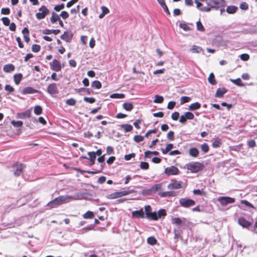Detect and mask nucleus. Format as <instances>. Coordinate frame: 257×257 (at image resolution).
Segmentation results:
<instances>
[{
  "instance_id": "nucleus-1",
  "label": "nucleus",
  "mask_w": 257,
  "mask_h": 257,
  "mask_svg": "<svg viewBox=\"0 0 257 257\" xmlns=\"http://www.w3.org/2000/svg\"><path fill=\"white\" fill-rule=\"evenodd\" d=\"M207 7H204L201 9V11L209 12L211 9L218 10L220 7L225 6L224 0H209Z\"/></svg>"
},
{
  "instance_id": "nucleus-2",
  "label": "nucleus",
  "mask_w": 257,
  "mask_h": 257,
  "mask_svg": "<svg viewBox=\"0 0 257 257\" xmlns=\"http://www.w3.org/2000/svg\"><path fill=\"white\" fill-rule=\"evenodd\" d=\"M186 168L191 173H197L203 170L204 165L198 162H192L186 165Z\"/></svg>"
},
{
  "instance_id": "nucleus-3",
  "label": "nucleus",
  "mask_w": 257,
  "mask_h": 257,
  "mask_svg": "<svg viewBox=\"0 0 257 257\" xmlns=\"http://www.w3.org/2000/svg\"><path fill=\"white\" fill-rule=\"evenodd\" d=\"M38 11L36 14V18L39 20L44 19L50 13V11L45 6H41Z\"/></svg>"
},
{
  "instance_id": "nucleus-4",
  "label": "nucleus",
  "mask_w": 257,
  "mask_h": 257,
  "mask_svg": "<svg viewBox=\"0 0 257 257\" xmlns=\"http://www.w3.org/2000/svg\"><path fill=\"white\" fill-rule=\"evenodd\" d=\"M179 203L181 206L188 208L195 205V202L193 200L188 198H182L179 200Z\"/></svg>"
},
{
  "instance_id": "nucleus-5",
  "label": "nucleus",
  "mask_w": 257,
  "mask_h": 257,
  "mask_svg": "<svg viewBox=\"0 0 257 257\" xmlns=\"http://www.w3.org/2000/svg\"><path fill=\"white\" fill-rule=\"evenodd\" d=\"M217 200L220 202L221 205L223 206H225L228 204L232 203L235 202L234 198L228 196H220L217 199Z\"/></svg>"
},
{
  "instance_id": "nucleus-6",
  "label": "nucleus",
  "mask_w": 257,
  "mask_h": 257,
  "mask_svg": "<svg viewBox=\"0 0 257 257\" xmlns=\"http://www.w3.org/2000/svg\"><path fill=\"white\" fill-rule=\"evenodd\" d=\"M87 193L77 192L72 195H68L69 202L72 200L85 199L87 198Z\"/></svg>"
},
{
  "instance_id": "nucleus-7",
  "label": "nucleus",
  "mask_w": 257,
  "mask_h": 257,
  "mask_svg": "<svg viewBox=\"0 0 257 257\" xmlns=\"http://www.w3.org/2000/svg\"><path fill=\"white\" fill-rule=\"evenodd\" d=\"M180 171L178 168L174 166L167 167L164 170L165 174L168 176L171 175H176L180 173Z\"/></svg>"
},
{
  "instance_id": "nucleus-8",
  "label": "nucleus",
  "mask_w": 257,
  "mask_h": 257,
  "mask_svg": "<svg viewBox=\"0 0 257 257\" xmlns=\"http://www.w3.org/2000/svg\"><path fill=\"white\" fill-rule=\"evenodd\" d=\"M194 117V114L190 112H186L183 115L180 117L179 122L182 123H185L187 119H193Z\"/></svg>"
},
{
  "instance_id": "nucleus-9",
  "label": "nucleus",
  "mask_w": 257,
  "mask_h": 257,
  "mask_svg": "<svg viewBox=\"0 0 257 257\" xmlns=\"http://www.w3.org/2000/svg\"><path fill=\"white\" fill-rule=\"evenodd\" d=\"M50 66L51 70L56 72H58L62 69L60 62L57 59H54L52 62L50 63Z\"/></svg>"
},
{
  "instance_id": "nucleus-10",
  "label": "nucleus",
  "mask_w": 257,
  "mask_h": 257,
  "mask_svg": "<svg viewBox=\"0 0 257 257\" xmlns=\"http://www.w3.org/2000/svg\"><path fill=\"white\" fill-rule=\"evenodd\" d=\"M182 187V182L176 180H172L171 182L168 184L167 188L169 189H177Z\"/></svg>"
},
{
  "instance_id": "nucleus-11",
  "label": "nucleus",
  "mask_w": 257,
  "mask_h": 257,
  "mask_svg": "<svg viewBox=\"0 0 257 257\" xmlns=\"http://www.w3.org/2000/svg\"><path fill=\"white\" fill-rule=\"evenodd\" d=\"M47 92L51 95L57 93L58 89L57 84L55 83L49 84L47 88Z\"/></svg>"
},
{
  "instance_id": "nucleus-12",
  "label": "nucleus",
  "mask_w": 257,
  "mask_h": 257,
  "mask_svg": "<svg viewBox=\"0 0 257 257\" xmlns=\"http://www.w3.org/2000/svg\"><path fill=\"white\" fill-rule=\"evenodd\" d=\"M14 174L15 176H18L22 173L25 166L22 164H17L14 166Z\"/></svg>"
},
{
  "instance_id": "nucleus-13",
  "label": "nucleus",
  "mask_w": 257,
  "mask_h": 257,
  "mask_svg": "<svg viewBox=\"0 0 257 257\" xmlns=\"http://www.w3.org/2000/svg\"><path fill=\"white\" fill-rule=\"evenodd\" d=\"M31 116V110L27 109L25 112L18 113L17 117L18 118L24 119L25 118H30Z\"/></svg>"
},
{
  "instance_id": "nucleus-14",
  "label": "nucleus",
  "mask_w": 257,
  "mask_h": 257,
  "mask_svg": "<svg viewBox=\"0 0 257 257\" xmlns=\"http://www.w3.org/2000/svg\"><path fill=\"white\" fill-rule=\"evenodd\" d=\"M132 216L137 218H143L145 217L144 212L143 208L139 210H136L132 212Z\"/></svg>"
},
{
  "instance_id": "nucleus-15",
  "label": "nucleus",
  "mask_w": 257,
  "mask_h": 257,
  "mask_svg": "<svg viewBox=\"0 0 257 257\" xmlns=\"http://www.w3.org/2000/svg\"><path fill=\"white\" fill-rule=\"evenodd\" d=\"M238 222L240 225L244 228H247L251 225V223L245 219L243 217H240L238 219Z\"/></svg>"
},
{
  "instance_id": "nucleus-16",
  "label": "nucleus",
  "mask_w": 257,
  "mask_h": 257,
  "mask_svg": "<svg viewBox=\"0 0 257 257\" xmlns=\"http://www.w3.org/2000/svg\"><path fill=\"white\" fill-rule=\"evenodd\" d=\"M61 39L67 42H69L72 38V35L68 32H64V34L60 36Z\"/></svg>"
},
{
  "instance_id": "nucleus-17",
  "label": "nucleus",
  "mask_w": 257,
  "mask_h": 257,
  "mask_svg": "<svg viewBox=\"0 0 257 257\" xmlns=\"http://www.w3.org/2000/svg\"><path fill=\"white\" fill-rule=\"evenodd\" d=\"M60 205H61V204L59 203L58 198L57 197L55 199H54V200L49 202L47 204V206L48 207H50V208H52L56 207Z\"/></svg>"
},
{
  "instance_id": "nucleus-18",
  "label": "nucleus",
  "mask_w": 257,
  "mask_h": 257,
  "mask_svg": "<svg viewBox=\"0 0 257 257\" xmlns=\"http://www.w3.org/2000/svg\"><path fill=\"white\" fill-rule=\"evenodd\" d=\"M227 92V89L224 87L219 88L217 89L215 96L216 97H221Z\"/></svg>"
},
{
  "instance_id": "nucleus-19",
  "label": "nucleus",
  "mask_w": 257,
  "mask_h": 257,
  "mask_svg": "<svg viewBox=\"0 0 257 257\" xmlns=\"http://www.w3.org/2000/svg\"><path fill=\"white\" fill-rule=\"evenodd\" d=\"M38 91L32 87H27L25 88L23 91L22 93L23 94H34L37 92Z\"/></svg>"
},
{
  "instance_id": "nucleus-20",
  "label": "nucleus",
  "mask_w": 257,
  "mask_h": 257,
  "mask_svg": "<svg viewBox=\"0 0 257 257\" xmlns=\"http://www.w3.org/2000/svg\"><path fill=\"white\" fill-rule=\"evenodd\" d=\"M158 194L161 197H167L175 196V193L173 191L160 192Z\"/></svg>"
},
{
  "instance_id": "nucleus-21",
  "label": "nucleus",
  "mask_w": 257,
  "mask_h": 257,
  "mask_svg": "<svg viewBox=\"0 0 257 257\" xmlns=\"http://www.w3.org/2000/svg\"><path fill=\"white\" fill-rule=\"evenodd\" d=\"M60 32V30H49V29H45L43 31V33L46 35H50L51 34H54V35H57Z\"/></svg>"
},
{
  "instance_id": "nucleus-22",
  "label": "nucleus",
  "mask_w": 257,
  "mask_h": 257,
  "mask_svg": "<svg viewBox=\"0 0 257 257\" xmlns=\"http://www.w3.org/2000/svg\"><path fill=\"white\" fill-rule=\"evenodd\" d=\"M60 16L56 14L55 12H53L52 13V16L50 18V21L51 23L54 24L57 21H58L60 20Z\"/></svg>"
},
{
  "instance_id": "nucleus-23",
  "label": "nucleus",
  "mask_w": 257,
  "mask_h": 257,
  "mask_svg": "<svg viewBox=\"0 0 257 257\" xmlns=\"http://www.w3.org/2000/svg\"><path fill=\"white\" fill-rule=\"evenodd\" d=\"M161 188L162 184H156L154 185L148 191L152 193H155L158 190H160Z\"/></svg>"
},
{
  "instance_id": "nucleus-24",
  "label": "nucleus",
  "mask_w": 257,
  "mask_h": 257,
  "mask_svg": "<svg viewBox=\"0 0 257 257\" xmlns=\"http://www.w3.org/2000/svg\"><path fill=\"white\" fill-rule=\"evenodd\" d=\"M201 107V104L200 103L196 102L193 103H192L189 106V109L191 111L196 110L199 109Z\"/></svg>"
},
{
  "instance_id": "nucleus-25",
  "label": "nucleus",
  "mask_w": 257,
  "mask_h": 257,
  "mask_svg": "<svg viewBox=\"0 0 257 257\" xmlns=\"http://www.w3.org/2000/svg\"><path fill=\"white\" fill-rule=\"evenodd\" d=\"M15 69L14 66L12 64L5 65L4 66L3 70L6 72H10L13 71Z\"/></svg>"
},
{
  "instance_id": "nucleus-26",
  "label": "nucleus",
  "mask_w": 257,
  "mask_h": 257,
  "mask_svg": "<svg viewBox=\"0 0 257 257\" xmlns=\"http://www.w3.org/2000/svg\"><path fill=\"white\" fill-rule=\"evenodd\" d=\"M189 155L193 157H197L199 154V151L196 148H191L189 151Z\"/></svg>"
},
{
  "instance_id": "nucleus-27",
  "label": "nucleus",
  "mask_w": 257,
  "mask_h": 257,
  "mask_svg": "<svg viewBox=\"0 0 257 257\" xmlns=\"http://www.w3.org/2000/svg\"><path fill=\"white\" fill-rule=\"evenodd\" d=\"M60 204L69 202L68 195L60 196L57 197Z\"/></svg>"
},
{
  "instance_id": "nucleus-28",
  "label": "nucleus",
  "mask_w": 257,
  "mask_h": 257,
  "mask_svg": "<svg viewBox=\"0 0 257 257\" xmlns=\"http://www.w3.org/2000/svg\"><path fill=\"white\" fill-rule=\"evenodd\" d=\"M121 128H123L125 132H129L133 130V126L129 124H122L120 125Z\"/></svg>"
},
{
  "instance_id": "nucleus-29",
  "label": "nucleus",
  "mask_w": 257,
  "mask_h": 257,
  "mask_svg": "<svg viewBox=\"0 0 257 257\" xmlns=\"http://www.w3.org/2000/svg\"><path fill=\"white\" fill-rule=\"evenodd\" d=\"M173 144H168L166 145L165 149H162V152L163 154H166L171 151L173 148Z\"/></svg>"
},
{
  "instance_id": "nucleus-30",
  "label": "nucleus",
  "mask_w": 257,
  "mask_h": 257,
  "mask_svg": "<svg viewBox=\"0 0 257 257\" xmlns=\"http://www.w3.org/2000/svg\"><path fill=\"white\" fill-rule=\"evenodd\" d=\"M122 107L126 111H131L133 108V105L131 103L125 102L122 104Z\"/></svg>"
},
{
  "instance_id": "nucleus-31",
  "label": "nucleus",
  "mask_w": 257,
  "mask_h": 257,
  "mask_svg": "<svg viewBox=\"0 0 257 257\" xmlns=\"http://www.w3.org/2000/svg\"><path fill=\"white\" fill-rule=\"evenodd\" d=\"M237 10V8L234 6H228L226 8V12L230 14H234L236 10Z\"/></svg>"
},
{
  "instance_id": "nucleus-32",
  "label": "nucleus",
  "mask_w": 257,
  "mask_h": 257,
  "mask_svg": "<svg viewBox=\"0 0 257 257\" xmlns=\"http://www.w3.org/2000/svg\"><path fill=\"white\" fill-rule=\"evenodd\" d=\"M22 74L20 73L15 74L14 76V81L17 85H18L20 83V81L22 80Z\"/></svg>"
},
{
  "instance_id": "nucleus-33",
  "label": "nucleus",
  "mask_w": 257,
  "mask_h": 257,
  "mask_svg": "<svg viewBox=\"0 0 257 257\" xmlns=\"http://www.w3.org/2000/svg\"><path fill=\"white\" fill-rule=\"evenodd\" d=\"M159 218V215L158 214V213L154 212H152L151 214L149 216V217L147 218L150 220H157Z\"/></svg>"
},
{
  "instance_id": "nucleus-34",
  "label": "nucleus",
  "mask_w": 257,
  "mask_h": 257,
  "mask_svg": "<svg viewBox=\"0 0 257 257\" xmlns=\"http://www.w3.org/2000/svg\"><path fill=\"white\" fill-rule=\"evenodd\" d=\"M202 49L200 47L193 45L190 51L193 53H200L202 51Z\"/></svg>"
},
{
  "instance_id": "nucleus-35",
  "label": "nucleus",
  "mask_w": 257,
  "mask_h": 257,
  "mask_svg": "<svg viewBox=\"0 0 257 257\" xmlns=\"http://www.w3.org/2000/svg\"><path fill=\"white\" fill-rule=\"evenodd\" d=\"M208 82L212 85L216 84V81L215 79V77L213 73H211L208 78Z\"/></svg>"
},
{
  "instance_id": "nucleus-36",
  "label": "nucleus",
  "mask_w": 257,
  "mask_h": 257,
  "mask_svg": "<svg viewBox=\"0 0 257 257\" xmlns=\"http://www.w3.org/2000/svg\"><path fill=\"white\" fill-rule=\"evenodd\" d=\"M91 87L96 89H100L101 87V83L98 80L93 81L91 83Z\"/></svg>"
},
{
  "instance_id": "nucleus-37",
  "label": "nucleus",
  "mask_w": 257,
  "mask_h": 257,
  "mask_svg": "<svg viewBox=\"0 0 257 257\" xmlns=\"http://www.w3.org/2000/svg\"><path fill=\"white\" fill-rule=\"evenodd\" d=\"M125 97L124 94L122 93H113L110 95V97L111 98H123Z\"/></svg>"
},
{
  "instance_id": "nucleus-38",
  "label": "nucleus",
  "mask_w": 257,
  "mask_h": 257,
  "mask_svg": "<svg viewBox=\"0 0 257 257\" xmlns=\"http://www.w3.org/2000/svg\"><path fill=\"white\" fill-rule=\"evenodd\" d=\"M164 100L163 97L160 95H156L155 96V99L154 100V102L161 103L163 102Z\"/></svg>"
},
{
  "instance_id": "nucleus-39",
  "label": "nucleus",
  "mask_w": 257,
  "mask_h": 257,
  "mask_svg": "<svg viewBox=\"0 0 257 257\" xmlns=\"http://www.w3.org/2000/svg\"><path fill=\"white\" fill-rule=\"evenodd\" d=\"M230 81L233 82L234 84L239 86H243L244 84L242 83V81L240 78L236 79H230Z\"/></svg>"
},
{
  "instance_id": "nucleus-40",
  "label": "nucleus",
  "mask_w": 257,
  "mask_h": 257,
  "mask_svg": "<svg viewBox=\"0 0 257 257\" xmlns=\"http://www.w3.org/2000/svg\"><path fill=\"white\" fill-rule=\"evenodd\" d=\"M34 112L36 115H40L42 112V108L39 105H36L34 107Z\"/></svg>"
},
{
  "instance_id": "nucleus-41",
  "label": "nucleus",
  "mask_w": 257,
  "mask_h": 257,
  "mask_svg": "<svg viewBox=\"0 0 257 257\" xmlns=\"http://www.w3.org/2000/svg\"><path fill=\"white\" fill-rule=\"evenodd\" d=\"M83 217L85 219H90L94 217V214L92 212L88 211L83 214Z\"/></svg>"
},
{
  "instance_id": "nucleus-42",
  "label": "nucleus",
  "mask_w": 257,
  "mask_h": 257,
  "mask_svg": "<svg viewBox=\"0 0 257 257\" xmlns=\"http://www.w3.org/2000/svg\"><path fill=\"white\" fill-rule=\"evenodd\" d=\"M147 242L150 245H154L157 243L156 239L153 236H151L148 238Z\"/></svg>"
},
{
  "instance_id": "nucleus-43",
  "label": "nucleus",
  "mask_w": 257,
  "mask_h": 257,
  "mask_svg": "<svg viewBox=\"0 0 257 257\" xmlns=\"http://www.w3.org/2000/svg\"><path fill=\"white\" fill-rule=\"evenodd\" d=\"M172 223L174 224L180 225L182 224V220L178 217L173 218L172 219Z\"/></svg>"
},
{
  "instance_id": "nucleus-44",
  "label": "nucleus",
  "mask_w": 257,
  "mask_h": 257,
  "mask_svg": "<svg viewBox=\"0 0 257 257\" xmlns=\"http://www.w3.org/2000/svg\"><path fill=\"white\" fill-rule=\"evenodd\" d=\"M191 100L190 97L188 96H182L180 99V104H183L188 102Z\"/></svg>"
},
{
  "instance_id": "nucleus-45",
  "label": "nucleus",
  "mask_w": 257,
  "mask_h": 257,
  "mask_svg": "<svg viewBox=\"0 0 257 257\" xmlns=\"http://www.w3.org/2000/svg\"><path fill=\"white\" fill-rule=\"evenodd\" d=\"M145 210L146 212V217L148 218L152 212L151 207L150 205L145 206Z\"/></svg>"
},
{
  "instance_id": "nucleus-46",
  "label": "nucleus",
  "mask_w": 257,
  "mask_h": 257,
  "mask_svg": "<svg viewBox=\"0 0 257 257\" xmlns=\"http://www.w3.org/2000/svg\"><path fill=\"white\" fill-rule=\"evenodd\" d=\"M11 123L13 125H14L15 127H21L23 125V122L21 121H15V120H12L11 121Z\"/></svg>"
},
{
  "instance_id": "nucleus-47",
  "label": "nucleus",
  "mask_w": 257,
  "mask_h": 257,
  "mask_svg": "<svg viewBox=\"0 0 257 257\" xmlns=\"http://www.w3.org/2000/svg\"><path fill=\"white\" fill-rule=\"evenodd\" d=\"M201 149L202 151L205 153H206L209 151V146L206 143H204L201 145Z\"/></svg>"
},
{
  "instance_id": "nucleus-48",
  "label": "nucleus",
  "mask_w": 257,
  "mask_h": 257,
  "mask_svg": "<svg viewBox=\"0 0 257 257\" xmlns=\"http://www.w3.org/2000/svg\"><path fill=\"white\" fill-rule=\"evenodd\" d=\"M106 198L109 199H114L118 198L117 192H115L113 193L110 194L106 196Z\"/></svg>"
},
{
  "instance_id": "nucleus-49",
  "label": "nucleus",
  "mask_w": 257,
  "mask_h": 257,
  "mask_svg": "<svg viewBox=\"0 0 257 257\" xmlns=\"http://www.w3.org/2000/svg\"><path fill=\"white\" fill-rule=\"evenodd\" d=\"M40 46L37 44H33L32 46V50L33 52L37 53L40 50Z\"/></svg>"
},
{
  "instance_id": "nucleus-50",
  "label": "nucleus",
  "mask_w": 257,
  "mask_h": 257,
  "mask_svg": "<svg viewBox=\"0 0 257 257\" xmlns=\"http://www.w3.org/2000/svg\"><path fill=\"white\" fill-rule=\"evenodd\" d=\"M149 165L148 163L146 162H141L140 164V168L142 169L147 170L149 169Z\"/></svg>"
},
{
  "instance_id": "nucleus-51",
  "label": "nucleus",
  "mask_w": 257,
  "mask_h": 257,
  "mask_svg": "<svg viewBox=\"0 0 257 257\" xmlns=\"http://www.w3.org/2000/svg\"><path fill=\"white\" fill-rule=\"evenodd\" d=\"M66 103L70 106H73L76 104V100L74 98H70L67 99L66 101Z\"/></svg>"
},
{
  "instance_id": "nucleus-52",
  "label": "nucleus",
  "mask_w": 257,
  "mask_h": 257,
  "mask_svg": "<svg viewBox=\"0 0 257 257\" xmlns=\"http://www.w3.org/2000/svg\"><path fill=\"white\" fill-rule=\"evenodd\" d=\"M134 140L137 143H140L144 140V137L140 135H136L134 138Z\"/></svg>"
},
{
  "instance_id": "nucleus-53",
  "label": "nucleus",
  "mask_w": 257,
  "mask_h": 257,
  "mask_svg": "<svg viewBox=\"0 0 257 257\" xmlns=\"http://www.w3.org/2000/svg\"><path fill=\"white\" fill-rule=\"evenodd\" d=\"M179 27L183 29L185 31H188L190 30V28L187 26V24L184 23H180Z\"/></svg>"
},
{
  "instance_id": "nucleus-54",
  "label": "nucleus",
  "mask_w": 257,
  "mask_h": 257,
  "mask_svg": "<svg viewBox=\"0 0 257 257\" xmlns=\"http://www.w3.org/2000/svg\"><path fill=\"white\" fill-rule=\"evenodd\" d=\"M84 101L89 103H93L95 102V99L93 97H84L83 98Z\"/></svg>"
},
{
  "instance_id": "nucleus-55",
  "label": "nucleus",
  "mask_w": 257,
  "mask_h": 257,
  "mask_svg": "<svg viewBox=\"0 0 257 257\" xmlns=\"http://www.w3.org/2000/svg\"><path fill=\"white\" fill-rule=\"evenodd\" d=\"M87 154L89 156L88 159L89 161H93L95 160L96 156L95 155L94 152H89Z\"/></svg>"
},
{
  "instance_id": "nucleus-56",
  "label": "nucleus",
  "mask_w": 257,
  "mask_h": 257,
  "mask_svg": "<svg viewBox=\"0 0 257 257\" xmlns=\"http://www.w3.org/2000/svg\"><path fill=\"white\" fill-rule=\"evenodd\" d=\"M77 92H83L86 93L87 94H90V90L88 88H81L77 90Z\"/></svg>"
},
{
  "instance_id": "nucleus-57",
  "label": "nucleus",
  "mask_w": 257,
  "mask_h": 257,
  "mask_svg": "<svg viewBox=\"0 0 257 257\" xmlns=\"http://www.w3.org/2000/svg\"><path fill=\"white\" fill-rule=\"evenodd\" d=\"M197 29L198 31L203 32L204 31V28L202 24L200 21H198L196 23Z\"/></svg>"
},
{
  "instance_id": "nucleus-58",
  "label": "nucleus",
  "mask_w": 257,
  "mask_h": 257,
  "mask_svg": "<svg viewBox=\"0 0 257 257\" xmlns=\"http://www.w3.org/2000/svg\"><path fill=\"white\" fill-rule=\"evenodd\" d=\"M5 89L9 93H12L14 92L15 90L14 88L12 86L9 84H7L5 86Z\"/></svg>"
},
{
  "instance_id": "nucleus-59",
  "label": "nucleus",
  "mask_w": 257,
  "mask_h": 257,
  "mask_svg": "<svg viewBox=\"0 0 257 257\" xmlns=\"http://www.w3.org/2000/svg\"><path fill=\"white\" fill-rule=\"evenodd\" d=\"M220 145H221L220 141L216 140L212 143V146L214 148H216L220 147Z\"/></svg>"
},
{
  "instance_id": "nucleus-60",
  "label": "nucleus",
  "mask_w": 257,
  "mask_h": 257,
  "mask_svg": "<svg viewBox=\"0 0 257 257\" xmlns=\"http://www.w3.org/2000/svg\"><path fill=\"white\" fill-rule=\"evenodd\" d=\"M167 137L170 141H173L174 140V133L173 131L169 132Z\"/></svg>"
},
{
  "instance_id": "nucleus-61",
  "label": "nucleus",
  "mask_w": 257,
  "mask_h": 257,
  "mask_svg": "<svg viewBox=\"0 0 257 257\" xmlns=\"http://www.w3.org/2000/svg\"><path fill=\"white\" fill-rule=\"evenodd\" d=\"M239 8L241 9V10H247L248 8V4L245 3V2H243V3H241L240 4V6H239Z\"/></svg>"
},
{
  "instance_id": "nucleus-62",
  "label": "nucleus",
  "mask_w": 257,
  "mask_h": 257,
  "mask_svg": "<svg viewBox=\"0 0 257 257\" xmlns=\"http://www.w3.org/2000/svg\"><path fill=\"white\" fill-rule=\"evenodd\" d=\"M64 8V4H62L59 5H56L54 7V9L57 11L59 12L61 10L63 9Z\"/></svg>"
},
{
  "instance_id": "nucleus-63",
  "label": "nucleus",
  "mask_w": 257,
  "mask_h": 257,
  "mask_svg": "<svg viewBox=\"0 0 257 257\" xmlns=\"http://www.w3.org/2000/svg\"><path fill=\"white\" fill-rule=\"evenodd\" d=\"M240 58L243 61H247L249 59V56L247 54H242L240 55Z\"/></svg>"
},
{
  "instance_id": "nucleus-64",
  "label": "nucleus",
  "mask_w": 257,
  "mask_h": 257,
  "mask_svg": "<svg viewBox=\"0 0 257 257\" xmlns=\"http://www.w3.org/2000/svg\"><path fill=\"white\" fill-rule=\"evenodd\" d=\"M69 14L66 11H62L60 14V16L64 20L67 19L69 17Z\"/></svg>"
}]
</instances>
